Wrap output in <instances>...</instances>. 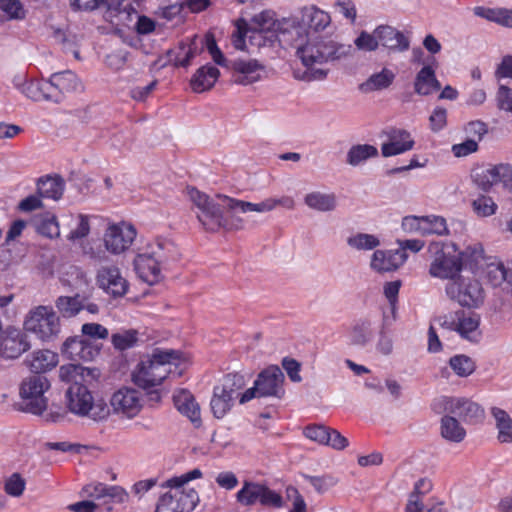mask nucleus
<instances>
[{"label":"nucleus","instance_id":"58","mask_svg":"<svg viewBox=\"0 0 512 512\" xmlns=\"http://www.w3.org/2000/svg\"><path fill=\"white\" fill-rule=\"evenodd\" d=\"M90 233V223L89 217L83 214H79L77 216V224L76 227L71 229L70 233L67 236V239L70 241H76L78 239L85 238Z\"/></svg>","mask_w":512,"mask_h":512},{"label":"nucleus","instance_id":"55","mask_svg":"<svg viewBox=\"0 0 512 512\" xmlns=\"http://www.w3.org/2000/svg\"><path fill=\"white\" fill-rule=\"evenodd\" d=\"M26 486L25 479L19 473H13L4 483V491L12 497H20Z\"/></svg>","mask_w":512,"mask_h":512},{"label":"nucleus","instance_id":"54","mask_svg":"<svg viewBox=\"0 0 512 512\" xmlns=\"http://www.w3.org/2000/svg\"><path fill=\"white\" fill-rule=\"evenodd\" d=\"M475 213L481 217H488L496 212L497 205L489 196L481 195L472 202Z\"/></svg>","mask_w":512,"mask_h":512},{"label":"nucleus","instance_id":"17","mask_svg":"<svg viewBox=\"0 0 512 512\" xmlns=\"http://www.w3.org/2000/svg\"><path fill=\"white\" fill-rule=\"evenodd\" d=\"M304 435L320 445L329 446L335 450H343L349 444L348 439L338 430L323 424L308 425L304 429Z\"/></svg>","mask_w":512,"mask_h":512},{"label":"nucleus","instance_id":"43","mask_svg":"<svg viewBox=\"0 0 512 512\" xmlns=\"http://www.w3.org/2000/svg\"><path fill=\"white\" fill-rule=\"evenodd\" d=\"M378 155V150L370 144H358L352 146L347 153V163L351 166H358L369 158Z\"/></svg>","mask_w":512,"mask_h":512},{"label":"nucleus","instance_id":"18","mask_svg":"<svg viewBox=\"0 0 512 512\" xmlns=\"http://www.w3.org/2000/svg\"><path fill=\"white\" fill-rule=\"evenodd\" d=\"M62 354L74 361H91L99 355L100 350L90 340L82 336L68 338L62 345Z\"/></svg>","mask_w":512,"mask_h":512},{"label":"nucleus","instance_id":"11","mask_svg":"<svg viewBox=\"0 0 512 512\" xmlns=\"http://www.w3.org/2000/svg\"><path fill=\"white\" fill-rule=\"evenodd\" d=\"M472 178L473 182L484 191H488L494 184L500 182L506 190L512 192V167L509 164L474 169Z\"/></svg>","mask_w":512,"mask_h":512},{"label":"nucleus","instance_id":"33","mask_svg":"<svg viewBox=\"0 0 512 512\" xmlns=\"http://www.w3.org/2000/svg\"><path fill=\"white\" fill-rule=\"evenodd\" d=\"M65 182L61 176H45L37 181V193L42 198L59 200L64 192Z\"/></svg>","mask_w":512,"mask_h":512},{"label":"nucleus","instance_id":"8","mask_svg":"<svg viewBox=\"0 0 512 512\" xmlns=\"http://www.w3.org/2000/svg\"><path fill=\"white\" fill-rule=\"evenodd\" d=\"M284 374L281 369L272 365L262 370L255 382L254 386L247 389L240 397V403H246L253 398L275 397L281 399L285 394L283 387Z\"/></svg>","mask_w":512,"mask_h":512},{"label":"nucleus","instance_id":"56","mask_svg":"<svg viewBox=\"0 0 512 512\" xmlns=\"http://www.w3.org/2000/svg\"><path fill=\"white\" fill-rule=\"evenodd\" d=\"M425 229H423V235L429 234H437L444 235L447 234L448 229L446 225V220L440 216H424Z\"/></svg>","mask_w":512,"mask_h":512},{"label":"nucleus","instance_id":"40","mask_svg":"<svg viewBox=\"0 0 512 512\" xmlns=\"http://www.w3.org/2000/svg\"><path fill=\"white\" fill-rule=\"evenodd\" d=\"M92 370L81 366L80 364L72 363L62 365L59 368V378L62 382L71 385H83L82 381L85 380V375H91Z\"/></svg>","mask_w":512,"mask_h":512},{"label":"nucleus","instance_id":"23","mask_svg":"<svg viewBox=\"0 0 512 512\" xmlns=\"http://www.w3.org/2000/svg\"><path fill=\"white\" fill-rule=\"evenodd\" d=\"M388 142L383 143L381 152L384 157H391L409 151L414 146V140L409 132L403 129H391L387 133Z\"/></svg>","mask_w":512,"mask_h":512},{"label":"nucleus","instance_id":"21","mask_svg":"<svg viewBox=\"0 0 512 512\" xmlns=\"http://www.w3.org/2000/svg\"><path fill=\"white\" fill-rule=\"evenodd\" d=\"M379 47L388 52L402 53L409 49L410 40L401 31L390 25H379L376 27Z\"/></svg>","mask_w":512,"mask_h":512},{"label":"nucleus","instance_id":"42","mask_svg":"<svg viewBox=\"0 0 512 512\" xmlns=\"http://www.w3.org/2000/svg\"><path fill=\"white\" fill-rule=\"evenodd\" d=\"M233 402L234 400L229 394L222 391L218 386L214 387L210 406L216 418H223L231 410Z\"/></svg>","mask_w":512,"mask_h":512},{"label":"nucleus","instance_id":"15","mask_svg":"<svg viewBox=\"0 0 512 512\" xmlns=\"http://www.w3.org/2000/svg\"><path fill=\"white\" fill-rule=\"evenodd\" d=\"M441 402L446 412L458 416L465 423L477 424L484 420V409L470 399L443 397Z\"/></svg>","mask_w":512,"mask_h":512},{"label":"nucleus","instance_id":"62","mask_svg":"<svg viewBox=\"0 0 512 512\" xmlns=\"http://www.w3.org/2000/svg\"><path fill=\"white\" fill-rule=\"evenodd\" d=\"M253 21L257 24V28L250 31V40L262 39V30L269 29L273 23L269 12H262L259 15H256L253 18Z\"/></svg>","mask_w":512,"mask_h":512},{"label":"nucleus","instance_id":"35","mask_svg":"<svg viewBox=\"0 0 512 512\" xmlns=\"http://www.w3.org/2000/svg\"><path fill=\"white\" fill-rule=\"evenodd\" d=\"M304 203L311 209L319 212H330L337 206V198L334 193L313 191L305 195Z\"/></svg>","mask_w":512,"mask_h":512},{"label":"nucleus","instance_id":"9","mask_svg":"<svg viewBox=\"0 0 512 512\" xmlns=\"http://www.w3.org/2000/svg\"><path fill=\"white\" fill-rule=\"evenodd\" d=\"M24 327L40 340L51 341L60 333V320L52 307L38 306L29 313Z\"/></svg>","mask_w":512,"mask_h":512},{"label":"nucleus","instance_id":"41","mask_svg":"<svg viewBox=\"0 0 512 512\" xmlns=\"http://www.w3.org/2000/svg\"><path fill=\"white\" fill-rule=\"evenodd\" d=\"M394 79L395 74L388 68H383L362 83L360 89L365 92L386 89L393 83Z\"/></svg>","mask_w":512,"mask_h":512},{"label":"nucleus","instance_id":"3","mask_svg":"<svg viewBox=\"0 0 512 512\" xmlns=\"http://www.w3.org/2000/svg\"><path fill=\"white\" fill-rule=\"evenodd\" d=\"M181 353L176 350H155L151 357L142 360L132 373L133 382L140 388L148 389L160 385L171 373Z\"/></svg>","mask_w":512,"mask_h":512},{"label":"nucleus","instance_id":"29","mask_svg":"<svg viewBox=\"0 0 512 512\" xmlns=\"http://www.w3.org/2000/svg\"><path fill=\"white\" fill-rule=\"evenodd\" d=\"M173 401L177 410L187 416L191 422L197 425L201 423L200 407L189 391H178L173 395Z\"/></svg>","mask_w":512,"mask_h":512},{"label":"nucleus","instance_id":"1","mask_svg":"<svg viewBox=\"0 0 512 512\" xmlns=\"http://www.w3.org/2000/svg\"><path fill=\"white\" fill-rule=\"evenodd\" d=\"M353 52L354 48L350 44H340L331 39H315L300 46L296 54L307 67L303 79L311 81L324 79L327 75V70L314 68L315 65L350 57Z\"/></svg>","mask_w":512,"mask_h":512},{"label":"nucleus","instance_id":"60","mask_svg":"<svg viewBox=\"0 0 512 512\" xmlns=\"http://www.w3.org/2000/svg\"><path fill=\"white\" fill-rule=\"evenodd\" d=\"M109 9L118 12L120 21L131 18V11L134 12L133 4L130 0H107Z\"/></svg>","mask_w":512,"mask_h":512},{"label":"nucleus","instance_id":"34","mask_svg":"<svg viewBox=\"0 0 512 512\" xmlns=\"http://www.w3.org/2000/svg\"><path fill=\"white\" fill-rule=\"evenodd\" d=\"M473 12L476 16L486 19L487 21L506 28H512V9L477 6L473 8Z\"/></svg>","mask_w":512,"mask_h":512},{"label":"nucleus","instance_id":"27","mask_svg":"<svg viewBox=\"0 0 512 512\" xmlns=\"http://www.w3.org/2000/svg\"><path fill=\"white\" fill-rule=\"evenodd\" d=\"M403 251L376 250L371 259V268L377 272H390L399 268L405 262Z\"/></svg>","mask_w":512,"mask_h":512},{"label":"nucleus","instance_id":"48","mask_svg":"<svg viewBox=\"0 0 512 512\" xmlns=\"http://www.w3.org/2000/svg\"><path fill=\"white\" fill-rule=\"evenodd\" d=\"M246 384L245 378L242 374L233 373L227 374L221 385H218L225 393L229 394L234 400L238 397L240 390L244 388Z\"/></svg>","mask_w":512,"mask_h":512},{"label":"nucleus","instance_id":"31","mask_svg":"<svg viewBox=\"0 0 512 512\" xmlns=\"http://www.w3.org/2000/svg\"><path fill=\"white\" fill-rule=\"evenodd\" d=\"M490 413L495 421L496 439L501 444L512 443V418L508 412L499 407H492Z\"/></svg>","mask_w":512,"mask_h":512},{"label":"nucleus","instance_id":"26","mask_svg":"<svg viewBox=\"0 0 512 512\" xmlns=\"http://www.w3.org/2000/svg\"><path fill=\"white\" fill-rule=\"evenodd\" d=\"M150 254L166 268L170 263L180 258V251L177 245L168 239H156L147 246Z\"/></svg>","mask_w":512,"mask_h":512},{"label":"nucleus","instance_id":"20","mask_svg":"<svg viewBox=\"0 0 512 512\" xmlns=\"http://www.w3.org/2000/svg\"><path fill=\"white\" fill-rule=\"evenodd\" d=\"M134 269L138 277L149 285L159 283L163 279V266L147 250L134 259Z\"/></svg>","mask_w":512,"mask_h":512},{"label":"nucleus","instance_id":"63","mask_svg":"<svg viewBox=\"0 0 512 512\" xmlns=\"http://www.w3.org/2000/svg\"><path fill=\"white\" fill-rule=\"evenodd\" d=\"M473 506V500L465 494H455L451 497L450 512H469Z\"/></svg>","mask_w":512,"mask_h":512},{"label":"nucleus","instance_id":"61","mask_svg":"<svg viewBox=\"0 0 512 512\" xmlns=\"http://www.w3.org/2000/svg\"><path fill=\"white\" fill-rule=\"evenodd\" d=\"M305 480L315 489L318 493H325L336 484V480L331 476H309L306 475Z\"/></svg>","mask_w":512,"mask_h":512},{"label":"nucleus","instance_id":"53","mask_svg":"<svg viewBox=\"0 0 512 512\" xmlns=\"http://www.w3.org/2000/svg\"><path fill=\"white\" fill-rule=\"evenodd\" d=\"M356 48L364 52L376 51L379 47L378 37H376V28L372 33L361 31L358 37L354 40Z\"/></svg>","mask_w":512,"mask_h":512},{"label":"nucleus","instance_id":"24","mask_svg":"<svg viewBox=\"0 0 512 512\" xmlns=\"http://www.w3.org/2000/svg\"><path fill=\"white\" fill-rule=\"evenodd\" d=\"M53 93L60 94V102L64 94L81 92L84 86L78 76L71 70L53 73L49 79Z\"/></svg>","mask_w":512,"mask_h":512},{"label":"nucleus","instance_id":"16","mask_svg":"<svg viewBox=\"0 0 512 512\" xmlns=\"http://www.w3.org/2000/svg\"><path fill=\"white\" fill-rule=\"evenodd\" d=\"M110 404L114 413L126 418H133L142 408L140 392L133 388L123 387L112 395Z\"/></svg>","mask_w":512,"mask_h":512},{"label":"nucleus","instance_id":"28","mask_svg":"<svg viewBox=\"0 0 512 512\" xmlns=\"http://www.w3.org/2000/svg\"><path fill=\"white\" fill-rule=\"evenodd\" d=\"M441 89V84L436 78L435 70L431 65H425L416 74L414 91L420 96H428Z\"/></svg>","mask_w":512,"mask_h":512},{"label":"nucleus","instance_id":"52","mask_svg":"<svg viewBox=\"0 0 512 512\" xmlns=\"http://www.w3.org/2000/svg\"><path fill=\"white\" fill-rule=\"evenodd\" d=\"M133 19H136L134 28L138 34L145 35V34H149L154 31L155 22L151 18H149L145 15H139L135 8H134V12L131 11V18L126 19L121 22L124 25L129 26L130 22H132Z\"/></svg>","mask_w":512,"mask_h":512},{"label":"nucleus","instance_id":"30","mask_svg":"<svg viewBox=\"0 0 512 512\" xmlns=\"http://www.w3.org/2000/svg\"><path fill=\"white\" fill-rule=\"evenodd\" d=\"M220 76L218 68L212 65H205L198 68L192 76L190 85L194 92L202 93L210 90Z\"/></svg>","mask_w":512,"mask_h":512},{"label":"nucleus","instance_id":"2","mask_svg":"<svg viewBox=\"0 0 512 512\" xmlns=\"http://www.w3.org/2000/svg\"><path fill=\"white\" fill-rule=\"evenodd\" d=\"M187 195L193 204L196 217L202 227L208 232H217L220 229L233 230L241 229L243 220L241 218L231 219L230 213L224 207L223 199L212 198L195 187H187Z\"/></svg>","mask_w":512,"mask_h":512},{"label":"nucleus","instance_id":"37","mask_svg":"<svg viewBox=\"0 0 512 512\" xmlns=\"http://www.w3.org/2000/svg\"><path fill=\"white\" fill-rule=\"evenodd\" d=\"M25 95L33 101L60 102V94L53 93L52 86L48 81L30 82L24 88Z\"/></svg>","mask_w":512,"mask_h":512},{"label":"nucleus","instance_id":"4","mask_svg":"<svg viewBox=\"0 0 512 512\" xmlns=\"http://www.w3.org/2000/svg\"><path fill=\"white\" fill-rule=\"evenodd\" d=\"M429 252L433 255L429 267L431 277L447 279L449 282L464 271V253L453 242H433Z\"/></svg>","mask_w":512,"mask_h":512},{"label":"nucleus","instance_id":"38","mask_svg":"<svg viewBox=\"0 0 512 512\" xmlns=\"http://www.w3.org/2000/svg\"><path fill=\"white\" fill-rule=\"evenodd\" d=\"M373 322L365 317L356 320L350 332V341L351 344L355 346H366L373 338Z\"/></svg>","mask_w":512,"mask_h":512},{"label":"nucleus","instance_id":"46","mask_svg":"<svg viewBox=\"0 0 512 512\" xmlns=\"http://www.w3.org/2000/svg\"><path fill=\"white\" fill-rule=\"evenodd\" d=\"M36 231L47 238L53 239L60 236V229L55 215L46 214L36 217L34 220Z\"/></svg>","mask_w":512,"mask_h":512},{"label":"nucleus","instance_id":"39","mask_svg":"<svg viewBox=\"0 0 512 512\" xmlns=\"http://www.w3.org/2000/svg\"><path fill=\"white\" fill-rule=\"evenodd\" d=\"M440 424V433L445 440L460 443L466 437V430L455 417L445 415Z\"/></svg>","mask_w":512,"mask_h":512},{"label":"nucleus","instance_id":"19","mask_svg":"<svg viewBox=\"0 0 512 512\" xmlns=\"http://www.w3.org/2000/svg\"><path fill=\"white\" fill-rule=\"evenodd\" d=\"M29 349L27 335L19 329L9 327L0 337V355L6 359L18 358Z\"/></svg>","mask_w":512,"mask_h":512},{"label":"nucleus","instance_id":"10","mask_svg":"<svg viewBox=\"0 0 512 512\" xmlns=\"http://www.w3.org/2000/svg\"><path fill=\"white\" fill-rule=\"evenodd\" d=\"M236 500L243 506H252L256 503L273 507L282 505L280 494L264 484L252 481H244L242 488L236 494Z\"/></svg>","mask_w":512,"mask_h":512},{"label":"nucleus","instance_id":"50","mask_svg":"<svg viewBox=\"0 0 512 512\" xmlns=\"http://www.w3.org/2000/svg\"><path fill=\"white\" fill-rule=\"evenodd\" d=\"M347 244L356 250H372L380 245V241L372 234L357 233L347 239Z\"/></svg>","mask_w":512,"mask_h":512},{"label":"nucleus","instance_id":"36","mask_svg":"<svg viewBox=\"0 0 512 512\" xmlns=\"http://www.w3.org/2000/svg\"><path fill=\"white\" fill-rule=\"evenodd\" d=\"M29 367L33 373H41L53 369L58 364V354L51 350H39L33 352L28 360Z\"/></svg>","mask_w":512,"mask_h":512},{"label":"nucleus","instance_id":"25","mask_svg":"<svg viewBox=\"0 0 512 512\" xmlns=\"http://www.w3.org/2000/svg\"><path fill=\"white\" fill-rule=\"evenodd\" d=\"M231 68L237 73L234 82L240 85H250L260 79L263 66L257 60L238 59L232 62Z\"/></svg>","mask_w":512,"mask_h":512},{"label":"nucleus","instance_id":"51","mask_svg":"<svg viewBox=\"0 0 512 512\" xmlns=\"http://www.w3.org/2000/svg\"><path fill=\"white\" fill-rule=\"evenodd\" d=\"M175 66L187 67L197 54L196 38L190 44H181L177 51L173 52Z\"/></svg>","mask_w":512,"mask_h":512},{"label":"nucleus","instance_id":"6","mask_svg":"<svg viewBox=\"0 0 512 512\" xmlns=\"http://www.w3.org/2000/svg\"><path fill=\"white\" fill-rule=\"evenodd\" d=\"M65 398L68 410L78 417H87L95 422H100L110 414L107 404L102 401H94L92 393L85 385H70Z\"/></svg>","mask_w":512,"mask_h":512},{"label":"nucleus","instance_id":"45","mask_svg":"<svg viewBox=\"0 0 512 512\" xmlns=\"http://www.w3.org/2000/svg\"><path fill=\"white\" fill-rule=\"evenodd\" d=\"M303 21L309 29L318 32L324 30L330 24L331 18L327 12L311 7L306 11Z\"/></svg>","mask_w":512,"mask_h":512},{"label":"nucleus","instance_id":"13","mask_svg":"<svg viewBox=\"0 0 512 512\" xmlns=\"http://www.w3.org/2000/svg\"><path fill=\"white\" fill-rule=\"evenodd\" d=\"M136 230L126 223L111 224L103 235L105 249L114 255L125 252L132 245L136 237Z\"/></svg>","mask_w":512,"mask_h":512},{"label":"nucleus","instance_id":"7","mask_svg":"<svg viewBox=\"0 0 512 512\" xmlns=\"http://www.w3.org/2000/svg\"><path fill=\"white\" fill-rule=\"evenodd\" d=\"M447 297L466 308H479L485 300L481 282L472 274L463 271L445 286Z\"/></svg>","mask_w":512,"mask_h":512},{"label":"nucleus","instance_id":"14","mask_svg":"<svg viewBox=\"0 0 512 512\" xmlns=\"http://www.w3.org/2000/svg\"><path fill=\"white\" fill-rule=\"evenodd\" d=\"M198 501L194 489L166 492L160 497L155 512H192Z\"/></svg>","mask_w":512,"mask_h":512},{"label":"nucleus","instance_id":"49","mask_svg":"<svg viewBox=\"0 0 512 512\" xmlns=\"http://www.w3.org/2000/svg\"><path fill=\"white\" fill-rule=\"evenodd\" d=\"M138 331L134 329L122 330L111 336L114 347L118 350H126L133 347L138 341Z\"/></svg>","mask_w":512,"mask_h":512},{"label":"nucleus","instance_id":"64","mask_svg":"<svg viewBox=\"0 0 512 512\" xmlns=\"http://www.w3.org/2000/svg\"><path fill=\"white\" fill-rule=\"evenodd\" d=\"M496 101L499 109L512 113V95L509 87L500 85L496 94Z\"/></svg>","mask_w":512,"mask_h":512},{"label":"nucleus","instance_id":"12","mask_svg":"<svg viewBox=\"0 0 512 512\" xmlns=\"http://www.w3.org/2000/svg\"><path fill=\"white\" fill-rule=\"evenodd\" d=\"M96 284L110 297H124L129 290V283L121 270L114 265L102 266L96 273Z\"/></svg>","mask_w":512,"mask_h":512},{"label":"nucleus","instance_id":"32","mask_svg":"<svg viewBox=\"0 0 512 512\" xmlns=\"http://www.w3.org/2000/svg\"><path fill=\"white\" fill-rule=\"evenodd\" d=\"M458 320L457 332L460 336L470 342H478L481 338L479 330L480 316L475 313L466 314L464 311H460Z\"/></svg>","mask_w":512,"mask_h":512},{"label":"nucleus","instance_id":"47","mask_svg":"<svg viewBox=\"0 0 512 512\" xmlns=\"http://www.w3.org/2000/svg\"><path fill=\"white\" fill-rule=\"evenodd\" d=\"M56 307L62 316L66 318L73 317L84 309L78 296H61L56 301Z\"/></svg>","mask_w":512,"mask_h":512},{"label":"nucleus","instance_id":"59","mask_svg":"<svg viewBox=\"0 0 512 512\" xmlns=\"http://www.w3.org/2000/svg\"><path fill=\"white\" fill-rule=\"evenodd\" d=\"M507 268L503 263H491L487 266V278L493 286H498L505 281Z\"/></svg>","mask_w":512,"mask_h":512},{"label":"nucleus","instance_id":"22","mask_svg":"<svg viewBox=\"0 0 512 512\" xmlns=\"http://www.w3.org/2000/svg\"><path fill=\"white\" fill-rule=\"evenodd\" d=\"M219 199H223L224 201V207L227 208V211L230 213L231 219H237L240 218L238 216L239 213H246V212H257V213H264V212H270L274 210V202L270 200V198H267L263 200L260 203H251L243 200L234 199L231 197H228L226 195H218Z\"/></svg>","mask_w":512,"mask_h":512},{"label":"nucleus","instance_id":"44","mask_svg":"<svg viewBox=\"0 0 512 512\" xmlns=\"http://www.w3.org/2000/svg\"><path fill=\"white\" fill-rule=\"evenodd\" d=\"M452 371L461 378L472 375L476 370V362L465 354H457L449 359Z\"/></svg>","mask_w":512,"mask_h":512},{"label":"nucleus","instance_id":"5","mask_svg":"<svg viewBox=\"0 0 512 512\" xmlns=\"http://www.w3.org/2000/svg\"><path fill=\"white\" fill-rule=\"evenodd\" d=\"M50 388L51 383L44 374L32 373L23 378L19 386V410L42 415L48 407V398L45 394Z\"/></svg>","mask_w":512,"mask_h":512},{"label":"nucleus","instance_id":"57","mask_svg":"<svg viewBox=\"0 0 512 512\" xmlns=\"http://www.w3.org/2000/svg\"><path fill=\"white\" fill-rule=\"evenodd\" d=\"M0 9L9 19L21 20L26 15V11L19 0H1Z\"/></svg>","mask_w":512,"mask_h":512}]
</instances>
